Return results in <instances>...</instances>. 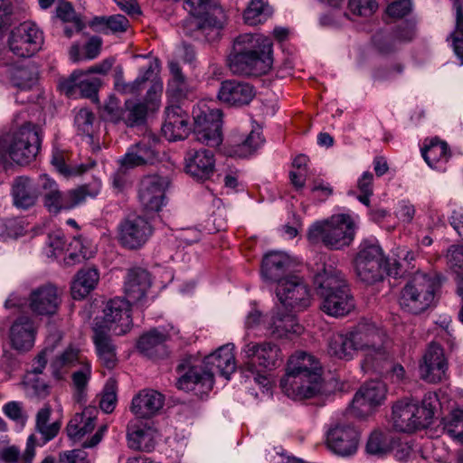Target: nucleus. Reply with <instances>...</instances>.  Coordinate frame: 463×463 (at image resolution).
<instances>
[{"label": "nucleus", "mask_w": 463, "mask_h": 463, "mask_svg": "<svg viewBox=\"0 0 463 463\" xmlns=\"http://www.w3.org/2000/svg\"><path fill=\"white\" fill-rule=\"evenodd\" d=\"M361 352L364 373L382 374L393 360V344L386 330L363 320L345 334H335L329 340L328 353L336 358L352 360Z\"/></svg>", "instance_id": "f257e3e1"}, {"label": "nucleus", "mask_w": 463, "mask_h": 463, "mask_svg": "<svg viewBox=\"0 0 463 463\" xmlns=\"http://www.w3.org/2000/svg\"><path fill=\"white\" fill-rule=\"evenodd\" d=\"M272 43L262 34L244 33L237 37L228 65L233 74L259 76L272 66Z\"/></svg>", "instance_id": "f03ea898"}, {"label": "nucleus", "mask_w": 463, "mask_h": 463, "mask_svg": "<svg viewBox=\"0 0 463 463\" xmlns=\"http://www.w3.org/2000/svg\"><path fill=\"white\" fill-rule=\"evenodd\" d=\"M321 310L330 317H344L354 307L353 297L342 273L333 266L325 265L314 278Z\"/></svg>", "instance_id": "7ed1b4c3"}, {"label": "nucleus", "mask_w": 463, "mask_h": 463, "mask_svg": "<svg viewBox=\"0 0 463 463\" xmlns=\"http://www.w3.org/2000/svg\"><path fill=\"white\" fill-rule=\"evenodd\" d=\"M360 218L355 213L334 214L313 223L307 233L311 243L322 242L331 250H342L351 245L355 237Z\"/></svg>", "instance_id": "20e7f679"}, {"label": "nucleus", "mask_w": 463, "mask_h": 463, "mask_svg": "<svg viewBox=\"0 0 463 463\" xmlns=\"http://www.w3.org/2000/svg\"><path fill=\"white\" fill-rule=\"evenodd\" d=\"M40 146L41 138L34 125L14 127L0 137V164L12 161L27 165L35 158Z\"/></svg>", "instance_id": "39448f33"}, {"label": "nucleus", "mask_w": 463, "mask_h": 463, "mask_svg": "<svg viewBox=\"0 0 463 463\" xmlns=\"http://www.w3.org/2000/svg\"><path fill=\"white\" fill-rule=\"evenodd\" d=\"M241 355L243 360L242 370L250 373L254 376V381L269 391L271 383L264 373L280 364L282 361L280 347L270 341L255 342L245 339Z\"/></svg>", "instance_id": "423d86ee"}, {"label": "nucleus", "mask_w": 463, "mask_h": 463, "mask_svg": "<svg viewBox=\"0 0 463 463\" xmlns=\"http://www.w3.org/2000/svg\"><path fill=\"white\" fill-rule=\"evenodd\" d=\"M439 406L436 392H427L421 405L407 400L399 401L392 407L393 427L401 432H413L427 428L431 424Z\"/></svg>", "instance_id": "0eeeda50"}, {"label": "nucleus", "mask_w": 463, "mask_h": 463, "mask_svg": "<svg viewBox=\"0 0 463 463\" xmlns=\"http://www.w3.org/2000/svg\"><path fill=\"white\" fill-rule=\"evenodd\" d=\"M246 336L250 331L265 329L271 336L276 338L287 337L289 335H299L303 328L298 324L297 317L290 314H281L280 307L275 306L267 315H263L256 307L251 304L250 310L247 313L244 320Z\"/></svg>", "instance_id": "6e6552de"}, {"label": "nucleus", "mask_w": 463, "mask_h": 463, "mask_svg": "<svg viewBox=\"0 0 463 463\" xmlns=\"http://www.w3.org/2000/svg\"><path fill=\"white\" fill-rule=\"evenodd\" d=\"M439 280L433 274L417 272L402 289L400 307L412 314H420L430 307L435 300Z\"/></svg>", "instance_id": "1a4fd4ad"}, {"label": "nucleus", "mask_w": 463, "mask_h": 463, "mask_svg": "<svg viewBox=\"0 0 463 463\" xmlns=\"http://www.w3.org/2000/svg\"><path fill=\"white\" fill-rule=\"evenodd\" d=\"M386 259L379 241L374 237L363 240L354 259V269L358 279L373 284L382 279Z\"/></svg>", "instance_id": "9d476101"}, {"label": "nucleus", "mask_w": 463, "mask_h": 463, "mask_svg": "<svg viewBox=\"0 0 463 463\" xmlns=\"http://www.w3.org/2000/svg\"><path fill=\"white\" fill-rule=\"evenodd\" d=\"M179 378L176 385L185 392H194L196 396L203 397L213 386V368L206 371L200 358L189 356L182 360L177 366Z\"/></svg>", "instance_id": "9b49d317"}, {"label": "nucleus", "mask_w": 463, "mask_h": 463, "mask_svg": "<svg viewBox=\"0 0 463 463\" xmlns=\"http://www.w3.org/2000/svg\"><path fill=\"white\" fill-rule=\"evenodd\" d=\"M281 314H290L305 310L311 304V295L307 285L298 276H288L279 280L276 288Z\"/></svg>", "instance_id": "f8f14e48"}, {"label": "nucleus", "mask_w": 463, "mask_h": 463, "mask_svg": "<svg viewBox=\"0 0 463 463\" xmlns=\"http://www.w3.org/2000/svg\"><path fill=\"white\" fill-rule=\"evenodd\" d=\"M132 326L130 302L121 298L109 299L104 308L103 315L96 318L94 331L100 327L101 332H112L121 335L128 332Z\"/></svg>", "instance_id": "ddd939ff"}, {"label": "nucleus", "mask_w": 463, "mask_h": 463, "mask_svg": "<svg viewBox=\"0 0 463 463\" xmlns=\"http://www.w3.org/2000/svg\"><path fill=\"white\" fill-rule=\"evenodd\" d=\"M196 139L209 146H218L222 141V111L205 103L199 104L193 111Z\"/></svg>", "instance_id": "4468645a"}, {"label": "nucleus", "mask_w": 463, "mask_h": 463, "mask_svg": "<svg viewBox=\"0 0 463 463\" xmlns=\"http://www.w3.org/2000/svg\"><path fill=\"white\" fill-rule=\"evenodd\" d=\"M101 190V183L95 180L91 184H83L63 194L57 188L51 194H46L44 205L50 213H57L62 210H71L82 203L88 198H95Z\"/></svg>", "instance_id": "2eb2a0df"}, {"label": "nucleus", "mask_w": 463, "mask_h": 463, "mask_svg": "<svg viewBox=\"0 0 463 463\" xmlns=\"http://www.w3.org/2000/svg\"><path fill=\"white\" fill-rule=\"evenodd\" d=\"M169 185V178L159 175H146L141 180L138 201L146 213H158L162 210L166 203L165 193Z\"/></svg>", "instance_id": "dca6fc26"}, {"label": "nucleus", "mask_w": 463, "mask_h": 463, "mask_svg": "<svg viewBox=\"0 0 463 463\" xmlns=\"http://www.w3.org/2000/svg\"><path fill=\"white\" fill-rule=\"evenodd\" d=\"M7 43L14 55L31 57L42 48L43 33L34 24L23 23L11 31Z\"/></svg>", "instance_id": "f3484780"}, {"label": "nucleus", "mask_w": 463, "mask_h": 463, "mask_svg": "<svg viewBox=\"0 0 463 463\" xmlns=\"http://www.w3.org/2000/svg\"><path fill=\"white\" fill-rule=\"evenodd\" d=\"M322 367L319 361L311 354L297 351L288 361L287 373L289 383L299 386L302 379L307 377L311 384L309 390H315Z\"/></svg>", "instance_id": "a211bd4d"}, {"label": "nucleus", "mask_w": 463, "mask_h": 463, "mask_svg": "<svg viewBox=\"0 0 463 463\" xmlns=\"http://www.w3.org/2000/svg\"><path fill=\"white\" fill-rule=\"evenodd\" d=\"M387 393V387L381 381L365 383L355 393L351 406L350 413L358 418L370 415L375 407L381 405Z\"/></svg>", "instance_id": "6ab92c4d"}, {"label": "nucleus", "mask_w": 463, "mask_h": 463, "mask_svg": "<svg viewBox=\"0 0 463 463\" xmlns=\"http://www.w3.org/2000/svg\"><path fill=\"white\" fill-rule=\"evenodd\" d=\"M152 232V226L146 218L132 215L118 224V239L125 248L136 250L146 244Z\"/></svg>", "instance_id": "aec40b11"}, {"label": "nucleus", "mask_w": 463, "mask_h": 463, "mask_svg": "<svg viewBox=\"0 0 463 463\" xmlns=\"http://www.w3.org/2000/svg\"><path fill=\"white\" fill-rule=\"evenodd\" d=\"M61 303V291L51 283L33 288L27 298V307L35 316H53L57 313Z\"/></svg>", "instance_id": "412c9836"}, {"label": "nucleus", "mask_w": 463, "mask_h": 463, "mask_svg": "<svg viewBox=\"0 0 463 463\" xmlns=\"http://www.w3.org/2000/svg\"><path fill=\"white\" fill-rule=\"evenodd\" d=\"M449 363L443 348L436 344L429 345L419 365L421 380L429 383H439L448 377Z\"/></svg>", "instance_id": "4be33fe9"}, {"label": "nucleus", "mask_w": 463, "mask_h": 463, "mask_svg": "<svg viewBox=\"0 0 463 463\" xmlns=\"http://www.w3.org/2000/svg\"><path fill=\"white\" fill-rule=\"evenodd\" d=\"M326 443L335 454L343 457L351 456L357 450L359 432L349 424L337 423L328 430Z\"/></svg>", "instance_id": "5701e85b"}, {"label": "nucleus", "mask_w": 463, "mask_h": 463, "mask_svg": "<svg viewBox=\"0 0 463 463\" xmlns=\"http://www.w3.org/2000/svg\"><path fill=\"white\" fill-rule=\"evenodd\" d=\"M184 8L191 14V23L196 28L213 27L220 29L223 25V12L221 8H213L209 12L208 0H184Z\"/></svg>", "instance_id": "b1692460"}, {"label": "nucleus", "mask_w": 463, "mask_h": 463, "mask_svg": "<svg viewBox=\"0 0 463 463\" xmlns=\"http://www.w3.org/2000/svg\"><path fill=\"white\" fill-rule=\"evenodd\" d=\"M184 160L186 173L196 180H208L215 172V157L208 149H191Z\"/></svg>", "instance_id": "393cba45"}, {"label": "nucleus", "mask_w": 463, "mask_h": 463, "mask_svg": "<svg viewBox=\"0 0 463 463\" xmlns=\"http://www.w3.org/2000/svg\"><path fill=\"white\" fill-rule=\"evenodd\" d=\"M234 351L235 345L232 343L219 347L214 353L202 360L205 370L210 371L213 368V375L218 373L229 380L236 370Z\"/></svg>", "instance_id": "a878e982"}, {"label": "nucleus", "mask_w": 463, "mask_h": 463, "mask_svg": "<svg viewBox=\"0 0 463 463\" xmlns=\"http://www.w3.org/2000/svg\"><path fill=\"white\" fill-rule=\"evenodd\" d=\"M157 436L154 428L137 419L128 424L127 441L131 449L151 451L156 446Z\"/></svg>", "instance_id": "bb28decb"}, {"label": "nucleus", "mask_w": 463, "mask_h": 463, "mask_svg": "<svg viewBox=\"0 0 463 463\" xmlns=\"http://www.w3.org/2000/svg\"><path fill=\"white\" fill-rule=\"evenodd\" d=\"M254 88L243 81L228 80L222 82L218 91V99L230 106L249 104L255 97Z\"/></svg>", "instance_id": "cd10ccee"}, {"label": "nucleus", "mask_w": 463, "mask_h": 463, "mask_svg": "<svg viewBox=\"0 0 463 463\" xmlns=\"http://www.w3.org/2000/svg\"><path fill=\"white\" fill-rule=\"evenodd\" d=\"M190 131L189 115L180 106H169L162 127L163 135L169 141L185 138Z\"/></svg>", "instance_id": "c85d7f7f"}, {"label": "nucleus", "mask_w": 463, "mask_h": 463, "mask_svg": "<svg viewBox=\"0 0 463 463\" xmlns=\"http://www.w3.org/2000/svg\"><path fill=\"white\" fill-rule=\"evenodd\" d=\"M36 333L37 328L31 317H19L10 328L9 338L13 348L21 352L32 349L34 345Z\"/></svg>", "instance_id": "c756f323"}, {"label": "nucleus", "mask_w": 463, "mask_h": 463, "mask_svg": "<svg viewBox=\"0 0 463 463\" xmlns=\"http://www.w3.org/2000/svg\"><path fill=\"white\" fill-rule=\"evenodd\" d=\"M165 403V397L153 389L141 390L131 402V411L139 418H150L160 411Z\"/></svg>", "instance_id": "7c9ffc66"}, {"label": "nucleus", "mask_w": 463, "mask_h": 463, "mask_svg": "<svg viewBox=\"0 0 463 463\" xmlns=\"http://www.w3.org/2000/svg\"><path fill=\"white\" fill-rule=\"evenodd\" d=\"M100 85V80L96 77H90L84 71H74L71 76L59 83V88L67 96L74 95L79 90L83 97H91L96 94Z\"/></svg>", "instance_id": "2f4dec72"}, {"label": "nucleus", "mask_w": 463, "mask_h": 463, "mask_svg": "<svg viewBox=\"0 0 463 463\" xmlns=\"http://www.w3.org/2000/svg\"><path fill=\"white\" fill-rule=\"evenodd\" d=\"M150 274L143 269L136 268L128 273L125 280L124 291L128 302H142L151 288Z\"/></svg>", "instance_id": "473e14b6"}, {"label": "nucleus", "mask_w": 463, "mask_h": 463, "mask_svg": "<svg viewBox=\"0 0 463 463\" xmlns=\"http://www.w3.org/2000/svg\"><path fill=\"white\" fill-rule=\"evenodd\" d=\"M291 258L283 251H271L262 260L261 273L265 280L279 283L284 279L285 272L291 266Z\"/></svg>", "instance_id": "72a5a7b5"}, {"label": "nucleus", "mask_w": 463, "mask_h": 463, "mask_svg": "<svg viewBox=\"0 0 463 463\" xmlns=\"http://www.w3.org/2000/svg\"><path fill=\"white\" fill-rule=\"evenodd\" d=\"M99 411L96 407H86L82 412L76 413L69 421L66 431L73 441H80L93 431Z\"/></svg>", "instance_id": "f704fd0d"}, {"label": "nucleus", "mask_w": 463, "mask_h": 463, "mask_svg": "<svg viewBox=\"0 0 463 463\" xmlns=\"http://www.w3.org/2000/svg\"><path fill=\"white\" fill-rule=\"evenodd\" d=\"M156 159L155 147L149 141L141 142L130 146L128 152L119 159L122 167L126 169L152 164Z\"/></svg>", "instance_id": "c9c22d12"}, {"label": "nucleus", "mask_w": 463, "mask_h": 463, "mask_svg": "<svg viewBox=\"0 0 463 463\" xmlns=\"http://www.w3.org/2000/svg\"><path fill=\"white\" fill-rule=\"evenodd\" d=\"M39 192L33 182L26 176L16 177L12 184L14 204L20 209H29L36 203Z\"/></svg>", "instance_id": "e433bc0d"}, {"label": "nucleus", "mask_w": 463, "mask_h": 463, "mask_svg": "<svg viewBox=\"0 0 463 463\" xmlns=\"http://www.w3.org/2000/svg\"><path fill=\"white\" fill-rule=\"evenodd\" d=\"M421 156L430 168L444 171L450 153L447 143L433 138L429 142L426 140V144L421 148Z\"/></svg>", "instance_id": "4c0bfd02"}, {"label": "nucleus", "mask_w": 463, "mask_h": 463, "mask_svg": "<svg viewBox=\"0 0 463 463\" xmlns=\"http://www.w3.org/2000/svg\"><path fill=\"white\" fill-rule=\"evenodd\" d=\"M99 280L98 269L88 268L80 269L71 284V296L74 299H82L92 291Z\"/></svg>", "instance_id": "58836bf2"}, {"label": "nucleus", "mask_w": 463, "mask_h": 463, "mask_svg": "<svg viewBox=\"0 0 463 463\" xmlns=\"http://www.w3.org/2000/svg\"><path fill=\"white\" fill-rule=\"evenodd\" d=\"M5 72L13 86L21 90H28L37 82V71L29 63L10 66Z\"/></svg>", "instance_id": "ea45409f"}, {"label": "nucleus", "mask_w": 463, "mask_h": 463, "mask_svg": "<svg viewBox=\"0 0 463 463\" xmlns=\"http://www.w3.org/2000/svg\"><path fill=\"white\" fill-rule=\"evenodd\" d=\"M86 362L87 360L82 357L78 348L69 346L52 362V375L55 379L61 380L67 373L69 368L77 364L82 365Z\"/></svg>", "instance_id": "a19ab883"}, {"label": "nucleus", "mask_w": 463, "mask_h": 463, "mask_svg": "<svg viewBox=\"0 0 463 463\" xmlns=\"http://www.w3.org/2000/svg\"><path fill=\"white\" fill-rule=\"evenodd\" d=\"M35 457V438L31 435L23 454L15 445H8L0 450V459L5 463H33Z\"/></svg>", "instance_id": "79ce46f5"}, {"label": "nucleus", "mask_w": 463, "mask_h": 463, "mask_svg": "<svg viewBox=\"0 0 463 463\" xmlns=\"http://www.w3.org/2000/svg\"><path fill=\"white\" fill-rule=\"evenodd\" d=\"M93 341L102 364L109 369L114 368L117 364V356L109 333L101 332L100 327H98L94 331Z\"/></svg>", "instance_id": "37998d69"}, {"label": "nucleus", "mask_w": 463, "mask_h": 463, "mask_svg": "<svg viewBox=\"0 0 463 463\" xmlns=\"http://www.w3.org/2000/svg\"><path fill=\"white\" fill-rule=\"evenodd\" d=\"M306 379H302L301 384L299 386L289 383L288 381V376H284L280 382V386L287 396L293 400H304L315 397L322 390V376L319 375L317 379V384L315 390H309L310 382Z\"/></svg>", "instance_id": "c03bdc74"}, {"label": "nucleus", "mask_w": 463, "mask_h": 463, "mask_svg": "<svg viewBox=\"0 0 463 463\" xmlns=\"http://www.w3.org/2000/svg\"><path fill=\"white\" fill-rule=\"evenodd\" d=\"M159 71V64L157 61H153L148 63V65L145 68L140 69L139 74L136 80H138V85L142 90V86L146 81H151L152 86L147 91V97L151 99L154 102L158 100L160 94L163 90V84L161 80L157 78V73Z\"/></svg>", "instance_id": "a18cd8bd"}, {"label": "nucleus", "mask_w": 463, "mask_h": 463, "mask_svg": "<svg viewBox=\"0 0 463 463\" xmlns=\"http://www.w3.org/2000/svg\"><path fill=\"white\" fill-rule=\"evenodd\" d=\"M168 335L158 329H153L143 335L138 342V350L146 356H154L162 349L164 343L167 340Z\"/></svg>", "instance_id": "49530a36"}, {"label": "nucleus", "mask_w": 463, "mask_h": 463, "mask_svg": "<svg viewBox=\"0 0 463 463\" xmlns=\"http://www.w3.org/2000/svg\"><path fill=\"white\" fill-rule=\"evenodd\" d=\"M264 143L260 127L253 128L248 136L233 146L232 156L247 157L253 155Z\"/></svg>", "instance_id": "de8ad7c7"}, {"label": "nucleus", "mask_w": 463, "mask_h": 463, "mask_svg": "<svg viewBox=\"0 0 463 463\" xmlns=\"http://www.w3.org/2000/svg\"><path fill=\"white\" fill-rule=\"evenodd\" d=\"M26 395L35 399H44L51 392V387L45 379L35 373H26L24 378Z\"/></svg>", "instance_id": "09e8293b"}, {"label": "nucleus", "mask_w": 463, "mask_h": 463, "mask_svg": "<svg viewBox=\"0 0 463 463\" xmlns=\"http://www.w3.org/2000/svg\"><path fill=\"white\" fill-rule=\"evenodd\" d=\"M68 255L65 258L67 263L80 262V260L92 258L96 253V246L80 238H74L67 249Z\"/></svg>", "instance_id": "8fccbe9b"}, {"label": "nucleus", "mask_w": 463, "mask_h": 463, "mask_svg": "<svg viewBox=\"0 0 463 463\" xmlns=\"http://www.w3.org/2000/svg\"><path fill=\"white\" fill-rule=\"evenodd\" d=\"M270 14L271 10L266 0H250L243 17L247 24L254 26L264 23Z\"/></svg>", "instance_id": "3c124183"}, {"label": "nucleus", "mask_w": 463, "mask_h": 463, "mask_svg": "<svg viewBox=\"0 0 463 463\" xmlns=\"http://www.w3.org/2000/svg\"><path fill=\"white\" fill-rule=\"evenodd\" d=\"M444 431L453 439L463 442V410H453L442 419Z\"/></svg>", "instance_id": "603ef678"}, {"label": "nucleus", "mask_w": 463, "mask_h": 463, "mask_svg": "<svg viewBox=\"0 0 463 463\" xmlns=\"http://www.w3.org/2000/svg\"><path fill=\"white\" fill-rule=\"evenodd\" d=\"M92 24L97 26V29L104 33H117L125 32L128 29L129 23L124 15L117 14L108 18L96 17L93 20Z\"/></svg>", "instance_id": "864d4df0"}, {"label": "nucleus", "mask_w": 463, "mask_h": 463, "mask_svg": "<svg viewBox=\"0 0 463 463\" xmlns=\"http://www.w3.org/2000/svg\"><path fill=\"white\" fill-rule=\"evenodd\" d=\"M61 336L59 332L50 335L45 343V347L41 353L33 359L32 369L28 373H35L37 374L43 373L46 366L48 356L52 353L56 345L61 341Z\"/></svg>", "instance_id": "5fc2aeb1"}, {"label": "nucleus", "mask_w": 463, "mask_h": 463, "mask_svg": "<svg viewBox=\"0 0 463 463\" xmlns=\"http://www.w3.org/2000/svg\"><path fill=\"white\" fill-rule=\"evenodd\" d=\"M146 106L145 103L137 102L128 99L125 102L124 124L127 126H134L142 123L146 115Z\"/></svg>", "instance_id": "6e6d98bb"}, {"label": "nucleus", "mask_w": 463, "mask_h": 463, "mask_svg": "<svg viewBox=\"0 0 463 463\" xmlns=\"http://www.w3.org/2000/svg\"><path fill=\"white\" fill-rule=\"evenodd\" d=\"M27 223L24 219L14 218L0 220V237L3 239H15L26 232Z\"/></svg>", "instance_id": "4d7b16f0"}, {"label": "nucleus", "mask_w": 463, "mask_h": 463, "mask_svg": "<svg viewBox=\"0 0 463 463\" xmlns=\"http://www.w3.org/2000/svg\"><path fill=\"white\" fill-rule=\"evenodd\" d=\"M91 377V366L89 361L83 363L81 368L72 373V383L76 390V400L82 402L85 395L86 387Z\"/></svg>", "instance_id": "13d9d810"}, {"label": "nucleus", "mask_w": 463, "mask_h": 463, "mask_svg": "<svg viewBox=\"0 0 463 463\" xmlns=\"http://www.w3.org/2000/svg\"><path fill=\"white\" fill-rule=\"evenodd\" d=\"M51 163L60 174L65 176L79 175L85 172L87 169L84 165L73 168L69 167L65 163L64 153L60 150H54L52 152Z\"/></svg>", "instance_id": "bf43d9fd"}, {"label": "nucleus", "mask_w": 463, "mask_h": 463, "mask_svg": "<svg viewBox=\"0 0 463 463\" xmlns=\"http://www.w3.org/2000/svg\"><path fill=\"white\" fill-rule=\"evenodd\" d=\"M373 175L369 171L364 172L357 180V188L361 193V194L357 196V199L366 206H369L370 197L373 193Z\"/></svg>", "instance_id": "052dcab7"}, {"label": "nucleus", "mask_w": 463, "mask_h": 463, "mask_svg": "<svg viewBox=\"0 0 463 463\" xmlns=\"http://www.w3.org/2000/svg\"><path fill=\"white\" fill-rule=\"evenodd\" d=\"M125 109L120 108L119 101L115 97H110L102 109V118L106 120L124 123Z\"/></svg>", "instance_id": "680f3d73"}, {"label": "nucleus", "mask_w": 463, "mask_h": 463, "mask_svg": "<svg viewBox=\"0 0 463 463\" xmlns=\"http://www.w3.org/2000/svg\"><path fill=\"white\" fill-rule=\"evenodd\" d=\"M449 252V262L457 269L458 293L463 297V246H453Z\"/></svg>", "instance_id": "e2e57ef3"}, {"label": "nucleus", "mask_w": 463, "mask_h": 463, "mask_svg": "<svg viewBox=\"0 0 463 463\" xmlns=\"http://www.w3.org/2000/svg\"><path fill=\"white\" fill-rule=\"evenodd\" d=\"M57 17L65 23H71L77 32L83 29L84 24L81 20L77 17L72 5L67 2L61 3L56 9Z\"/></svg>", "instance_id": "0e129e2a"}, {"label": "nucleus", "mask_w": 463, "mask_h": 463, "mask_svg": "<svg viewBox=\"0 0 463 463\" xmlns=\"http://www.w3.org/2000/svg\"><path fill=\"white\" fill-rule=\"evenodd\" d=\"M376 0H349L348 9L354 15L370 16L377 9Z\"/></svg>", "instance_id": "69168bd1"}, {"label": "nucleus", "mask_w": 463, "mask_h": 463, "mask_svg": "<svg viewBox=\"0 0 463 463\" xmlns=\"http://www.w3.org/2000/svg\"><path fill=\"white\" fill-rule=\"evenodd\" d=\"M168 67L172 76V79L168 81V90L181 96L184 88V77L180 65L178 62L171 61Z\"/></svg>", "instance_id": "338daca9"}, {"label": "nucleus", "mask_w": 463, "mask_h": 463, "mask_svg": "<svg viewBox=\"0 0 463 463\" xmlns=\"http://www.w3.org/2000/svg\"><path fill=\"white\" fill-rule=\"evenodd\" d=\"M75 126L78 131L86 136H90L93 131L94 115L86 109H80L75 116Z\"/></svg>", "instance_id": "774afa93"}]
</instances>
